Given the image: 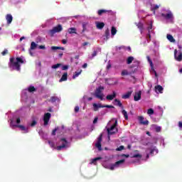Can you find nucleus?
I'll return each mask as SVG.
<instances>
[{
    "label": "nucleus",
    "mask_w": 182,
    "mask_h": 182,
    "mask_svg": "<svg viewBox=\"0 0 182 182\" xmlns=\"http://www.w3.org/2000/svg\"><path fill=\"white\" fill-rule=\"evenodd\" d=\"M69 69V65H63L62 67V70H68Z\"/></svg>",
    "instance_id": "8fccbe9b"
},
{
    "label": "nucleus",
    "mask_w": 182,
    "mask_h": 182,
    "mask_svg": "<svg viewBox=\"0 0 182 182\" xmlns=\"http://www.w3.org/2000/svg\"><path fill=\"white\" fill-rule=\"evenodd\" d=\"M28 90L29 93H32L33 92H36V88H35L34 86H30L28 87Z\"/></svg>",
    "instance_id": "72a5a7b5"
},
{
    "label": "nucleus",
    "mask_w": 182,
    "mask_h": 182,
    "mask_svg": "<svg viewBox=\"0 0 182 182\" xmlns=\"http://www.w3.org/2000/svg\"><path fill=\"white\" fill-rule=\"evenodd\" d=\"M105 90V87L100 86L98 87L95 92V96L97 97V99H100L101 100H103V97L105 95H103L102 92Z\"/></svg>",
    "instance_id": "f03ea898"
},
{
    "label": "nucleus",
    "mask_w": 182,
    "mask_h": 182,
    "mask_svg": "<svg viewBox=\"0 0 182 182\" xmlns=\"http://www.w3.org/2000/svg\"><path fill=\"white\" fill-rule=\"evenodd\" d=\"M174 58L176 59V60H177L178 62H181L182 60V53L181 51H177V50H174Z\"/></svg>",
    "instance_id": "1a4fd4ad"
},
{
    "label": "nucleus",
    "mask_w": 182,
    "mask_h": 182,
    "mask_svg": "<svg viewBox=\"0 0 182 182\" xmlns=\"http://www.w3.org/2000/svg\"><path fill=\"white\" fill-rule=\"evenodd\" d=\"M114 102L115 106H118L119 107H121V109H124L123 104L119 100L115 99Z\"/></svg>",
    "instance_id": "f3484780"
},
{
    "label": "nucleus",
    "mask_w": 182,
    "mask_h": 182,
    "mask_svg": "<svg viewBox=\"0 0 182 182\" xmlns=\"http://www.w3.org/2000/svg\"><path fill=\"white\" fill-rule=\"evenodd\" d=\"M1 55L3 56H5L6 55H8V49H4V50L1 53Z\"/></svg>",
    "instance_id": "de8ad7c7"
},
{
    "label": "nucleus",
    "mask_w": 182,
    "mask_h": 182,
    "mask_svg": "<svg viewBox=\"0 0 182 182\" xmlns=\"http://www.w3.org/2000/svg\"><path fill=\"white\" fill-rule=\"evenodd\" d=\"M89 45V42H85L82 43V46H87Z\"/></svg>",
    "instance_id": "69168bd1"
},
{
    "label": "nucleus",
    "mask_w": 182,
    "mask_h": 182,
    "mask_svg": "<svg viewBox=\"0 0 182 182\" xmlns=\"http://www.w3.org/2000/svg\"><path fill=\"white\" fill-rule=\"evenodd\" d=\"M97 120H99V118L95 117V118L94 119V120H93V124H96V123H97Z\"/></svg>",
    "instance_id": "6e6d98bb"
},
{
    "label": "nucleus",
    "mask_w": 182,
    "mask_h": 182,
    "mask_svg": "<svg viewBox=\"0 0 182 182\" xmlns=\"http://www.w3.org/2000/svg\"><path fill=\"white\" fill-rule=\"evenodd\" d=\"M60 141H63V144L61 146H58L56 147V149L60 151L62 149H65L68 146V140H66V138H61Z\"/></svg>",
    "instance_id": "423d86ee"
},
{
    "label": "nucleus",
    "mask_w": 182,
    "mask_h": 182,
    "mask_svg": "<svg viewBox=\"0 0 182 182\" xmlns=\"http://www.w3.org/2000/svg\"><path fill=\"white\" fill-rule=\"evenodd\" d=\"M163 87L161 85H156L155 86V92L157 93V92H159V93H163Z\"/></svg>",
    "instance_id": "6ab92c4d"
},
{
    "label": "nucleus",
    "mask_w": 182,
    "mask_h": 182,
    "mask_svg": "<svg viewBox=\"0 0 182 182\" xmlns=\"http://www.w3.org/2000/svg\"><path fill=\"white\" fill-rule=\"evenodd\" d=\"M96 26L97 29H102V28H105V23L103 22H97L96 23Z\"/></svg>",
    "instance_id": "393cba45"
},
{
    "label": "nucleus",
    "mask_w": 182,
    "mask_h": 182,
    "mask_svg": "<svg viewBox=\"0 0 182 182\" xmlns=\"http://www.w3.org/2000/svg\"><path fill=\"white\" fill-rule=\"evenodd\" d=\"M60 66H62V64L60 63H57L55 65H52V69H58V68H60Z\"/></svg>",
    "instance_id": "a19ab883"
},
{
    "label": "nucleus",
    "mask_w": 182,
    "mask_h": 182,
    "mask_svg": "<svg viewBox=\"0 0 182 182\" xmlns=\"http://www.w3.org/2000/svg\"><path fill=\"white\" fill-rule=\"evenodd\" d=\"M124 161H125L124 159H121L119 161H117L114 164H112L110 166L109 170H114V168H116V167H119V166H120V164H123V163H124Z\"/></svg>",
    "instance_id": "0eeeda50"
},
{
    "label": "nucleus",
    "mask_w": 182,
    "mask_h": 182,
    "mask_svg": "<svg viewBox=\"0 0 182 182\" xmlns=\"http://www.w3.org/2000/svg\"><path fill=\"white\" fill-rule=\"evenodd\" d=\"M15 61V58L12 57L10 58V62L9 63V68L11 69H14V70H17L19 72L21 70V63L23 64V59L22 58L17 57L16 58Z\"/></svg>",
    "instance_id": "f257e3e1"
},
{
    "label": "nucleus",
    "mask_w": 182,
    "mask_h": 182,
    "mask_svg": "<svg viewBox=\"0 0 182 182\" xmlns=\"http://www.w3.org/2000/svg\"><path fill=\"white\" fill-rule=\"evenodd\" d=\"M112 12V10H105V9H100L97 11V14L99 16H102L103 14H110Z\"/></svg>",
    "instance_id": "4468645a"
},
{
    "label": "nucleus",
    "mask_w": 182,
    "mask_h": 182,
    "mask_svg": "<svg viewBox=\"0 0 182 182\" xmlns=\"http://www.w3.org/2000/svg\"><path fill=\"white\" fill-rule=\"evenodd\" d=\"M93 100V98H92V97H90L87 98V100H88L89 102H90V100Z\"/></svg>",
    "instance_id": "774afa93"
},
{
    "label": "nucleus",
    "mask_w": 182,
    "mask_h": 182,
    "mask_svg": "<svg viewBox=\"0 0 182 182\" xmlns=\"http://www.w3.org/2000/svg\"><path fill=\"white\" fill-rule=\"evenodd\" d=\"M102 137H103V135L101 134L97 139V143L95 144V147H97V149H98V150L100 151H102Z\"/></svg>",
    "instance_id": "6e6552de"
},
{
    "label": "nucleus",
    "mask_w": 182,
    "mask_h": 182,
    "mask_svg": "<svg viewBox=\"0 0 182 182\" xmlns=\"http://www.w3.org/2000/svg\"><path fill=\"white\" fill-rule=\"evenodd\" d=\"M82 73V70L80 72H75V74L73 75V79H76Z\"/></svg>",
    "instance_id": "e433bc0d"
},
{
    "label": "nucleus",
    "mask_w": 182,
    "mask_h": 182,
    "mask_svg": "<svg viewBox=\"0 0 182 182\" xmlns=\"http://www.w3.org/2000/svg\"><path fill=\"white\" fill-rule=\"evenodd\" d=\"M154 151H156V153H159V149H156V147H154L151 149L150 154L153 156V154H154Z\"/></svg>",
    "instance_id": "4c0bfd02"
},
{
    "label": "nucleus",
    "mask_w": 182,
    "mask_h": 182,
    "mask_svg": "<svg viewBox=\"0 0 182 182\" xmlns=\"http://www.w3.org/2000/svg\"><path fill=\"white\" fill-rule=\"evenodd\" d=\"M116 96H117L116 92L113 91L112 95H107V100H113V99H114Z\"/></svg>",
    "instance_id": "a211bd4d"
},
{
    "label": "nucleus",
    "mask_w": 182,
    "mask_h": 182,
    "mask_svg": "<svg viewBox=\"0 0 182 182\" xmlns=\"http://www.w3.org/2000/svg\"><path fill=\"white\" fill-rule=\"evenodd\" d=\"M146 59H147L149 63L150 64L151 68H153V61L150 58V56H147Z\"/></svg>",
    "instance_id": "ea45409f"
},
{
    "label": "nucleus",
    "mask_w": 182,
    "mask_h": 182,
    "mask_svg": "<svg viewBox=\"0 0 182 182\" xmlns=\"http://www.w3.org/2000/svg\"><path fill=\"white\" fill-rule=\"evenodd\" d=\"M153 29V24H150L149 26L148 27L149 31H151Z\"/></svg>",
    "instance_id": "052dcab7"
},
{
    "label": "nucleus",
    "mask_w": 182,
    "mask_h": 182,
    "mask_svg": "<svg viewBox=\"0 0 182 182\" xmlns=\"http://www.w3.org/2000/svg\"><path fill=\"white\" fill-rule=\"evenodd\" d=\"M97 51L96 50H94L92 54V58H95V56H97Z\"/></svg>",
    "instance_id": "3c124183"
},
{
    "label": "nucleus",
    "mask_w": 182,
    "mask_h": 182,
    "mask_svg": "<svg viewBox=\"0 0 182 182\" xmlns=\"http://www.w3.org/2000/svg\"><path fill=\"white\" fill-rule=\"evenodd\" d=\"M6 19L7 21L8 25H10V23H12V21H14V17L11 14H7L6 16Z\"/></svg>",
    "instance_id": "dca6fc26"
},
{
    "label": "nucleus",
    "mask_w": 182,
    "mask_h": 182,
    "mask_svg": "<svg viewBox=\"0 0 182 182\" xmlns=\"http://www.w3.org/2000/svg\"><path fill=\"white\" fill-rule=\"evenodd\" d=\"M178 126H179V127L182 128V122H178Z\"/></svg>",
    "instance_id": "338daca9"
},
{
    "label": "nucleus",
    "mask_w": 182,
    "mask_h": 182,
    "mask_svg": "<svg viewBox=\"0 0 182 182\" xmlns=\"http://www.w3.org/2000/svg\"><path fill=\"white\" fill-rule=\"evenodd\" d=\"M48 143H49L50 146H51V147H54L55 146V144L53 143V141H49Z\"/></svg>",
    "instance_id": "5fc2aeb1"
},
{
    "label": "nucleus",
    "mask_w": 182,
    "mask_h": 182,
    "mask_svg": "<svg viewBox=\"0 0 182 182\" xmlns=\"http://www.w3.org/2000/svg\"><path fill=\"white\" fill-rule=\"evenodd\" d=\"M116 33H117V30L115 28L114 26H112L111 28V35L112 36H114V35H116Z\"/></svg>",
    "instance_id": "2f4dec72"
},
{
    "label": "nucleus",
    "mask_w": 182,
    "mask_h": 182,
    "mask_svg": "<svg viewBox=\"0 0 182 182\" xmlns=\"http://www.w3.org/2000/svg\"><path fill=\"white\" fill-rule=\"evenodd\" d=\"M105 41H107L110 38V30L109 28L105 30Z\"/></svg>",
    "instance_id": "412c9836"
},
{
    "label": "nucleus",
    "mask_w": 182,
    "mask_h": 182,
    "mask_svg": "<svg viewBox=\"0 0 182 182\" xmlns=\"http://www.w3.org/2000/svg\"><path fill=\"white\" fill-rule=\"evenodd\" d=\"M99 160H102V157H97V158L93 159L92 160L90 164L96 165L97 164L96 161H99Z\"/></svg>",
    "instance_id": "c85d7f7f"
},
{
    "label": "nucleus",
    "mask_w": 182,
    "mask_h": 182,
    "mask_svg": "<svg viewBox=\"0 0 182 182\" xmlns=\"http://www.w3.org/2000/svg\"><path fill=\"white\" fill-rule=\"evenodd\" d=\"M65 50V48L59 46H51V50Z\"/></svg>",
    "instance_id": "a878e982"
},
{
    "label": "nucleus",
    "mask_w": 182,
    "mask_h": 182,
    "mask_svg": "<svg viewBox=\"0 0 182 182\" xmlns=\"http://www.w3.org/2000/svg\"><path fill=\"white\" fill-rule=\"evenodd\" d=\"M138 120L141 124H143L144 126H149V120L146 119L144 121V117H139Z\"/></svg>",
    "instance_id": "9b49d317"
},
{
    "label": "nucleus",
    "mask_w": 182,
    "mask_h": 182,
    "mask_svg": "<svg viewBox=\"0 0 182 182\" xmlns=\"http://www.w3.org/2000/svg\"><path fill=\"white\" fill-rule=\"evenodd\" d=\"M62 43H63V45H66V43H68V41L63 39V40L62 41Z\"/></svg>",
    "instance_id": "0e129e2a"
},
{
    "label": "nucleus",
    "mask_w": 182,
    "mask_h": 182,
    "mask_svg": "<svg viewBox=\"0 0 182 182\" xmlns=\"http://www.w3.org/2000/svg\"><path fill=\"white\" fill-rule=\"evenodd\" d=\"M37 48H38V44H36V43H35L33 41L31 42L30 50H35V49H36Z\"/></svg>",
    "instance_id": "b1692460"
},
{
    "label": "nucleus",
    "mask_w": 182,
    "mask_h": 182,
    "mask_svg": "<svg viewBox=\"0 0 182 182\" xmlns=\"http://www.w3.org/2000/svg\"><path fill=\"white\" fill-rule=\"evenodd\" d=\"M16 122L17 123V124H19V123H21V118H17Z\"/></svg>",
    "instance_id": "bf43d9fd"
},
{
    "label": "nucleus",
    "mask_w": 182,
    "mask_h": 182,
    "mask_svg": "<svg viewBox=\"0 0 182 182\" xmlns=\"http://www.w3.org/2000/svg\"><path fill=\"white\" fill-rule=\"evenodd\" d=\"M63 31V28L62 27V25L58 24L55 27L53 28L52 30L49 31V34L50 36H53L55 33H59V32H62Z\"/></svg>",
    "instance_id": "20e7f679"
},
{
    "label": "nucleus",
    "mask_w": 182,
    "mask_h": 182,
    "mask_svg": "<svg viewBox=\"0 0 182 182\" xmlns=\"http://www.w3.org/2000/svg\"><path fill=\"white\" fill-rule=\"evenodd\" d=\"M148 114H154V110L151 108L149 109L147 111Z\"/></svg>",
    "instance_id": "c03bdc74"
},
{
    "label": "nucleus",
    "mask_w": 182,
    "mask_h": 182,
    "mask_svg": "<svg viewBox=\"0 0 182 182\" xmlns=\"http://www.w3.org/2000/svg\"><path fill=\"white\" fill-rule=\"evenodd\" d=\"M14 127H18V129L22 130V132H25V133H29V130L28 129V128H26L23 125L17 124V125H14Z\"/></svg>",
    "instance_id": "2eb2a0df"
},
{
    "label": "nucleus",
    "mask_w": 182,
    "mask_h": 182,
    "mask_svg": "<svg viewBox=\"0 0 182 182\" xmlns=\"http://www.w3.org/2000/svg\"><path fill=\"white\" fill-rule=\"evenodd\" d=\"M79 106H76L75 107V113H77V112H79Z\"/></svg>",
    "instance_id": "864d4df0"
},
{
    "label": "nucleus",
    "mask_w": 182,
    "mask_h": 182,
    "mask_svg": "<svg viewBox=\"0 0 182 182\" xmlns=\"http://www.w3.org/2000/svg\"><path fill=\"white\" fill-rule=\"evenodd\" d=\"M122 114H123L125 120H129V115L127 114V112L124 109L122 111Z\"/></svg>",
    "instance_id": "c756f323"
},
{
    "label": "nucleus",
    "mask_w": 182,
    "mask_h": 182,
    "mask_svg": "<svg viewBox=\"0 0 182 182\" xmlns=\"http://www.w3.org/2000/svg\"><path fill=\"white\" fill-rule=\"evenodd\" d=\"M103 108L107 107V109H114V107L113 105H102Z\"/></svg>",
    "instance_id": "37998d69"
},
{
    "label": "nucleus",
    "mask_w": 182,
    "mask_h": 182,
    "mask_svg": "<svg viewBox=\"0 0 182 182\" xmlns=\"http://www.w3.org/2000/svg\"><path fill=\"white\" fill-rule=\"evenodd\" d=\"M137 28H139L140 29V31H143V29H144L143 23H139L137 24Z\"/></svg>",
    "instance_id": "79ce46f5"
},
{
    "label": "nucleus",
    "mask_w": 182,
    "mask_h": 182,
    "mask_svg": "<svg viewBox=\"0 0 182 182\" xmlns=\"http://www.w3.org/2000/svg\"><path fill=\"white\" fill-rule=\"evenodd\" d=\"M117 151H122V150H124V146L121 145L119 147L117 148Z\"/></svg>",
    "instance_id": "a18cd8bd"
},
{
    "label": "nucleus",
    "mask_w": 182,
    "mask_h": 182,
    "mask_svg": "<svg viewBox=\"0 0 182 182\" xmlns=\"http://www.w3.org/2000/svg\"><path fill=\"white\" fill-rule=\"evenodd\" d=\"M132 157V159H141V154H134Z\"/></svg>",
    "instance_id": "58836bf2"
},
{
    "label": "nucleus",
    "mask_w": 182,
    "mask_h": 182,
    "mask_svg": "<svg viewBox=\"0 0 182 182\" xmlns=\"http://www.w3.org/2000/svg\"><path fill=\"white\" fill-rule=\"evenodd\" d=\"M94 112H97L99 109H103V105L102 104H92Z\"/></svg>",
    "instance_id": "ddd939ff"
},
{
    "label": "nucleus",
    "mask_w": 182,
    "mask_h": 182,
    "mask_svg": "<svg viewBox=\"0 0 182 182\" xmlns=\"http://www.w3.org/2000/svg\"><path fill=\"white\" fill-rule=\"evenodd\" d=\"M132 96V92H128L126 94H124L122 97V99H129Z\"/></svg>",
    "instance_id": "cd10ccee"
},
{
    "label": "nucleus",
    "mask_w": 182,
    "mask_h": 182,
    "mask_svg": "<svg viewBox=\"0 0 182 182\" xmlns=\"http://www.w3.org/2000/svg\"><path fill=\"white\" fill-rule=\"evenodd\" d=\"M166 38L169 42H172V43H174L176 42V39H174V37L171 36V34H167Z\"/></svg>",
    "instance_id": "5701e85b"
},
{
    "label": "nucleus",
    "mask_w": 182,
    "mask_h": 182,
    "mask_svg": "<svg viewBox=\"0 0 182 182\" xmlns=\"http://www.w3.org/2000/svg\"><path fill=\"white\" fill-rule=\"evenodd\" d=\"M133 60H134V57H133V56L128 57L127 59V65L132 64Z\"/></svg>",
    "instance_id": "bb28decb"
},
{
    "label": "nucleus",
    "mask_w": 182,
    "mask_h": 182,
    "mask_svg": "<svg viewBox=\"0 0 182 182\" xmlns=\"http://www.w3.org/2000/svg\"><path fill=\"white\" fill-rule=\"evenodd\" d=\"M38 49H46V47L45 46H39Z\"/></svg>",
    "instance_id": "13d9d810"
},
{
    "label": "nucleus",
    "mask_w": 182,
    "mask_h": 182,
    "mask_svg": "<svg viewBox=\"0 0 182 182\" xmlns=\"http://www.w3.org/2000/svg\"><path fill=\"white\" fill-rule=\"evenodd\" d=\"M50 102H51V103H55V102H60V98L56 96H53L50 97Z\"/></svg>",
    "instance_id": "aec40b11"
},
{
    "label": "nucleus",
    "mask_w": 182,
    "mask_h": 182,
    "mask_svg": "<svg viewBox=\"0 0 182 182\" xmlns=\"http://www.w3.org/2000/svg\"><path fill=\"white\" fill-rule=\"evenodd\" d=\"M122 76H127L129 75H132V73H129L127 70H123L121 73Z\"/></svg>",
    "instance_id": "473e14b6"
},
{
    "label": "nucleus",
    "mask_w": 182,
    "mask_h": 182,
    "mask_svg": "<svg viewBox=\"0 0 182 182\" xmlns=\"http://www.w3.org/2000/svg\"><path fill=\"white\" fill-rule=\"evenodd\" d=\"M37 123H38V122H36V121L33 120L32 122H31V127H35V126H36Z\"/></svg>",
    "instance_id": "49530a36"
},
{
    "label": "nucleus",
    "mask_w": 182,
    "mask_h": 182,
    "mask_svg": "<svg viewBox=\"0 0 182 182\" xmlns=\"http://www.w3.org/2000/svg\"><path fill=\"white\" fill-rule=\"evenodd\" d=\"M110 68H112V64L108 63L107 65V70H109V69H110Z\"/></svg>",
    "instance_id": "4d7b16f0"
},
{
    "label": "nucleus",
    "mask_w": 182,
    "mask_h": 182,
    "mask_svg": "<svg viewBox=\"0 0 182 182\" xmlns=\"http://www.w3.org/2000/svg\"><path fill=\"white\" fill-rule=\"evenodd\" d=\"M87 23H82V33L86 32L87 29Z\"/></svg>",
    "instance_id": "c9c22d12"
},
{
    "label": "nucleus",
    "mask_w": 182,
    "mask_h": 182,
    "mask_svg": "<svg viewBox=\"0 0 182 182\" xmlns=\"http://www.w3.org/2000/svg\"><path fill=\"white\" fill-rule=\"evenodd\" d=\"M122 157H126V158L127 159V158L130 157V155H129V154H124L122 155Z\"/></svg>",
    "instance_id": "680f3d73"
},
{
    "label": "nucleus",
    "mask_w": 182,
    "mask_h": 182,
    "mask_svg": "<svg viewBox=\"0 0 182 182\" xmlns=\"http://www.w3.org/2000/svg\"><path fill=\"white\" fill-rule=\"evenodd\" d=\"M141 99V92L139 91L137 92H135V95L134 96V102H139Z\"/></svg>",
    "instance_id": "f8f14e48"
},
{
    "label": "nucleus",
    "mask_w": 182,
    "mask_h": 182,
    "mask_svg": "<svg viewBox=\"0 0 182 182\" xmlns=\"http://www.w3.org/2000/svg\"><path fill=\"white\" fill-rule=\"evenodd\" d=\"M68 80V73H65L61 78L60 79L59 82H66Z\"/></svg>",
    "instance_id": "4be33fe9"
},
{
    "label": "nucleus",
    "mask_w": 182,
    "mask_h": 182,
    "mask_svg": "<svg viewBox=\"0 0 182 182\" xmlns=\"http://www.w3.org/2000/svg\"><path fill=\"white\" fill-rule=\"evenodd\" d=\"M161 16H163V18H164L165 19H171V20H173L174 19V16L173 15V13H171V11H169L168 14H164V13H162L161 14Z\"/></svg>",
    "instance_id": "9d476101"
},
{
    "label": "nucleus",
    "mask_w": 182,
    "mask_h": 182,
    "mask_svg": "<svg viewBox=\"0 0 182 182\" xmlns=\"http://www.w3.org/2000/svg\"><path fill=\"white\" fill-rule=\"evenodd\" d=\"M156 132H157V133L161 132V127H157L156 128Z\"/></svg>",
    "instance_id": "603ef678"
},
{
    "label": "nucleus",
    "mask_w": 182,
    "mask_h": 182,
    "mask_svg": "<svg viewBox=\"0 0 182 182\" xmlns=\"http://www.w3.org/2000/svg\"><path fill=\"white\" fill-rule=\"evenodd\" d=\"M116 127H117V120H115L114 124H112L110 128L107 129L109 136H112V134H116V133H117L118 129Z\"/></svg>",
    "instance_id": "7ed1b4c3"
},
{
    "label": "nucleus",
    "mask_w": 182,
    "mask_h": 182,
    "mask_svg": "<svg viewBox=\"0 0 182 182\" xmlns=\"http://www.w3.org/2000/svg\"><path fill=\"white\" fill-rule=\"evenodd\" d=\"M50 117H52V115L50 113L47 112L44 114L43 120L44 122V126H48L49 124V121L50 120Z\"/></svg>",
    "instance_id": "39448f33"
},
{
    "label": "nucleus",
    "mask_w": 182,
    "mask_h": 182,
    "mask_svg": "<svg viewBox=\"0 0 182 182\" xmlns=\"http://www.w3.org/2000/svg\"><path fill=\"white\" fill-rule=\"evenodd\" d=\"M68 33H70V34H72V33H77V32H76V28H68Z\"/></svg>",
    "instance_id": "7c9ffc66"
},
{
    "label": "nucleus",
    "mask_w": 182,
    "mask_h": 182,
    "mask_svg": "<svg viewBox=\"0 0 182 182\" xmlns=\"http://www.w3.org/2000/svg\"><path fill=\"white\" fill-rule=\"evenodd\" d=\"M82 68H83V69H86V68H87V63H84L82 65Z\"/></svg>",
    "instance_id": "e2e57ef3"
},
{
    "label": "nucleus",
    "mask_w": 182,
    "mask_h": 182,
    "mask_svg": "<svg viewBox=\"0 0 182 182\" xmlns=\"http://www.w3.org/2000/svg\"><path fill=\"white\" fill-rule=\"evenodd\" d=\"M159 8V5H155L152 8H151V11H152V12H154V14H156V11H157Z\"/></svg>",
    "instance_id": "f704fd0d"
},
{
    "label": "nucleus",
    "mask_w": 182,
    "mask_h": 182,
    "mask_svg": "<svg viewBox=\"0 0 182 182\" xmlns=\"http://www.w3.org/2000/svg\"><path fill=\"white\" fill-rule=\"evenodd\" d=\"M56 132H58V128H55L53 130L51 133L52 136H56Z\"/></svg>",
    "instance_id": "09e8293b"
}]
</instances>
